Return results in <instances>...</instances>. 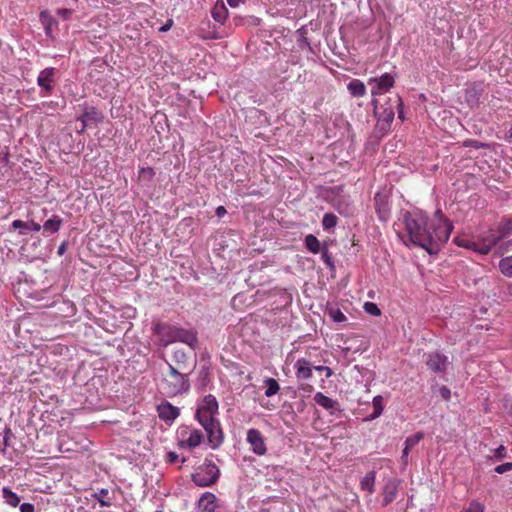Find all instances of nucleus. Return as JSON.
I'll return each instance as SVG.
<instances>
[{"label": "nucleus", "mask_w": 512, "mask_h": 512, "mask_svg": "<svg viewBox=\"0 0 512 512\" xmlns=\"http://www.w3.org/2000/svg\"><path fill=\"white\" fill-rule=\"evenodd\" d=\"M405 229L410 241L424 248L429 254L439 251L453 230L452 223L438 210L429 222L428 216L421 210L406 212L403 217Z\"/></svg>", "instance_id": "f257e3e1"}, {"label": "nucleus", "mask_w": 512, "mask_h": 512, "mask_svg": "<svg viewBox=\"0 0 512 512\" xmlns=\"http://www.w3.org/2000/svg\"><path fill=\"white\" fill-rule=\"evenodd\" d=\"M218 414V402L209 394L203 398L197 407L195 417L207 434V439L212 449H217L224 441V434L220 421L216 418Z\"/></svg>", "instance_id": "f03ea898"}, {"label": "nucleus", "mask_w": 512, "mask_h": 512, "mask_svg": "<svg viewBox=\"0 0 512 512\" xmlns=\"http://www.w3.org/2000/svg\"><path fill=\"white\" fill-rule=\"evenodd\" d=\"M189 374L190 370L187 365L175 367L172 364H168V371L161 380V389L168 396L187 392L190 389Z\"/></svg>", "instance_id": "7ed1b4c3"}, {"label": "nucleus", "mask_w": 512, "mask_h": 512, "mask_svg": "<svg viewBox=\"0 0 512 512\" xmlns=\"http://www.w3.org/2000/svg\"><path fill=\"white\" fill-rule=\"evenodd\" d=\"M155 331L166 337L165 345L172 342H182L194 348L197 345V333L193 330L184 329L175 325L157 324Z\"/></svg>", "instance_id": "20e7f679"}, {"label": "nucleus", "mask_w": 512, "mask_h": 512, "mask_svg": "<svg viewBox=\"0 0 512 512\" xmlns=\"http://www.w3.org/2000/svg\"><path fill=\"white\" fill-rule=\"evenodd\" d=\"M220 476V470L211 460L205 459L203 465L192 474V481L199 487L214 485Z\"/></svg>", "instance_id": "39448f33"}, {"label": "nucleus", "mask_w": 512, "mask_h": 512, "mask_svg": "<svg viewBox=\"0 0 512 512\" xmlns=\"http://www.w3.org/2000/svg\"><path fill=\"white\" fill-rule=\"evenodd\" d=\"M247 442L255 454L262 456L267 452L264 437L259 430L254 428L249 429L247 432Z\"/></svg>", "instance_id": "423d86ee"}, {"label": "nucleus", "mask_w": 512, "mask_h": 512, "mask_svg": "<svg viewBox=\"0 0 512 512\" xmlns=\"http://www.w3.org/2000/svg\"><path fill=\"white\" fill-rule=\"evenodd\" d=\"M369 83H375V86L372 88V95H380L387 91H389L395 83V78L390 73H385L377 78H371Z\"/></svg>", "instance_id": "0eeeda50"}, {"label": "nucleus", "mask_w": 512, "mask_h": 512, "mask_svg": "<svg viewBox=\"0 0 512 512\" xmlns=\"http://www.w3.org/2000/svg\"><path fill=\"white\" fill-rule=\"evenodd\" d=\"M374 202L379 219L383 222L388 221L391 216L389 197L386 194L376 193L374 196Z\"/></svg>", "instance_id": "6e6552de"}, {"label": "nucleus", "mask_w": 512, "mask_h": 512, "mask_svg": "<svg viewBox=\"0 0 512 512\" xmlns=\"http://www.w3.org/2000/svg\"><path fill=\"white\" fill-rule=\"evenodd\" d=\"M56 69L48 67L39 73L37 84L45 91V95L51 94L55 84Z\"/></svg>", "instance_id": "1a4fd4ad"}, {"label": "nucleus", "mask_w": 512, "mask_h": 512, "mask_svg": "<svg viewBox=\"0 0 512 512\" xmlns=\"http://www.w3.org/2000/svg\"><path fill=\"white\" fill-rule=\"evenodd\" d=\"M374 112L375 114L377 115L378 117V127L380 128L381 131H388L390 129V126H391V123L394 119V110L392 107H389V108H383V107H380L378 108L377 106H375V109H374Z\"/></svg>", "instance_id": "9d476101"}, {"label": "nucleus", "mask_w": 512, "mask_h": 512, "mask_svg": "<svg viewBox=\"0 0 512 512\" xmlns=\"http://www.w3.org/2000/svg\"><path fill=\"white\" fill-rule=\"evenodd\" d=\"M426 364L432 371L441 373L445 372L448 365V359L445 355L439 352H432L427 355Z\"/></svg>", "instance_id": "9b49d317"}, {"label": "nucleus", "mask_w": 512, "mask_h": 512, "mask_svg": "<svg viewBox=\"0 0 512 512\" xmlns=\"http://www.w3.org/2000/svg\"><path fill=\"white\" fill-rule=\"evenodd\" d=\"M157 412L159 418L168 424H171L180 414L179 408L169 402L158 405Z\"/></svg>", "instance_id": "f8f14e48"}, {"label": "nucleus", "mask_w": 512, "mask_h": 512, "mask_svg": "<svg viewBox=\"0 0 512 512\" xmlns=\"http://www.w3.org/2000/svg\"><path fill=\"white\" fill-rule=\"evenodd\" d=\"M296 378L298 380H308L312 377L314 366L306 358H299L295 365Z\"/></svg>", "instance_id": "ddd939ff"}, {"label": "nucleus", "mask_w": 512, "mask_h": 512, "mask_svg": "<svg viewBox=\"0 0 512 512\" xmlns=\"http://www.w3.org/2000/svg\"><path fill=\"white\" fill-rule=\"evenodd\" d=\"M400 481L397 479H389L383 488V505L387 506L390 503H392L398 494V487H399Z\"/></svg>", "instance_id": "4468645a"}, {"label": "nucleus", "mask_w": 512, "mask_h": 512, "mask_svg": "<svg viewBox=\"0 0 512 512\" xmlns=\"http://www.w3.org/2000/svg\"><path fill=\"white\" fill-rule=\"evenodd\" d=\"M217 508L216 496L211 492L203 493L198 501L199 512H216Z\"/></svg>", "instance_id": "2eb2a0df"}, {"label": "nucleus", "mask_w": 512, "mask_h": 512, "mask_svg": "<svg viewBox=\"0 0 512 512\" xmlns=\"http://www.w3.org/2000/svg\"><path fill=\"white\" fill-rule=\"evenodd\" d=\"M186 433L188 434L187 438H184L182 433L183 438L179 442L180 447L195 448L203 442L204 436L200 430L192 429Z\"/></svg>", "instance_id": "dca6fc26"}, {"label": "nucleus", "mask_w": 512, "mask_h": 512, "mask_svg": "<svg viewBox=\"0 0 512 512\" xmlns=\"http://www.w3.org/2000/svg\"><path fill=\"white\" fill-rule=\"evenodd\" d=\"M424 438V433L419 431L405 440L404 449L402 451L401 461L407 464L409 452Z\"/></svg>", "instance_id": "f3484780"}, {"label": "nucleus", "mask_w": 512, "mask_h": 512, "mask_svg": "<svg viewBox=\"0 0 512 512\" xmlns=\"http://www.w3.org/2000/svg\"><path fill=\"white\" fill-rule=\"evenodd\" d=\"M503 239V234H500L498 231H491L486 237L483 238L482 246L480 248L481 254H488L491 249L501 240Z\"/></svg>", "instance_id": "a211bd4d"}, {"label": "nucleus", "mask_w": 512, "mask_h": 512, "mask_svg": "<svg viewBox=\"0 0 512 512\" xmlns=\"http://www.w3.org/2000/svg\"><path fill=\"white\" fill-rule=\"evenodd\" d=\"M314 401L330 413H333L335 410L338 409V402L326 395H324L322 392H317L314 395Z\"/></svg>", "instance_id": "6ab92c4d"}, {"label": "nucleus", "mask_w": 512, "mask_h": 512, "mask_svg": "<svg viewBox=\"0 0 512 512\" xmlns=\"http://www.w3.org/2000/svg\"><path fill=\"white\" fill-rule=\"evenodd\" d=\"M11 229H20L19 231V234L20 235H25L26 234V230H32V231H35V232H38L41 230V225L37 222H34V221H30V222H25V221H22V220H14L11 224Z\"/></svg>", "instance_id": "aec40b11"}, {"label": "nucleus", "mask_w": 512, "mask_h": 512, "mask_svg": "<svg viewBox=\"0 0 512 512\" xmlns=\"http://www.w3.org/2000/svg\"><path fill=\"white\" fill-rule=\"evenodd\" d=\"M453 241L459 247H463L481 254L480 248L482 243L480 241H474L468 237H455Z\"/></svg>", "instance_id": "412c9836"}, {"label": "nucleus", "mask_w": 512, "mask_h": 512, "mask_svg": "<svg viewBox=\"0 0 512 512\" xmlns=\"http://www.w3.org/2000/svg\"><path fill=\"white\" fill-rule=\"evenodd\" d=\"M40 22L44 27L46 36L51 38L53 26L57 25L54 17L47 10L41 11Z\"/></svg>", "instance_id": "4be33fe9"}, {"label": "nucleus", "mask_w": 512, "mask_h": 512, "mask_svg": "<svg viewBox=\"0 0 512 512\" xmlns=\"http://www.w3.org/2000/svg\"><path fill=\"white\" fill-rule=\"evenodd\" d=\"M62 219L58 215H53L43 225L44 233L54 234L59 231L62 226Z\"/></svg>", "instance_id": "5701e85b"}, {"label": "nucleus", "mask_w": 512, "mask_h": 512, "mask_svg": "<svg viewBox=\"0 0 512 512\" xmlns=\"http://www.w3.org/2000/svg\"><path fill=\"white\" fill-rule=\"evenodd\" d=\"M347 89L354 97H362L366 94V86L358 79H353L347 85Z\"/></svg>", "instance_id": "b1692460"}, {"label": "nucleus", "mask_w": 512, "mask_h": 512, "mask_svg": "<svg viewBox=\"0 0 512 512\" xmlns=\"http://www.w3.org/2000/svg\"><path fill=\"white\" fill-rule=\"evenodd\" d=\"M375 480H376V473L375 471L368 472L364 478L361 480V488L364 491L369 492L370 494L374 492V486H375Z\"/></svg>", "instance_id": "393cba45"}, {"label": "nucleus", "mask_w": 512, "mask_h": 512, "mask_svg": "<svg viewBox=\"0 0 512 512\" xmlns=\"http://www.w3.org/2000/svg\"><path fill=\"white\" fill-rule=\"evenodd\" d=\"M2 496L5 502L12 507H17L20 503V497L8 487L2 489Z\"/></svg>", "instance_id": "a878e982"}, {"label": "nucleus", "mask_w": 512, "mask_h": 512, "mask_svg": "<svg viewBox=\"0 0 512 512\" xmlns=\"http://www.w3.org/2000/svg\"><path fill=\"white\" fill-rule=\"evenodd\" d=\"M498 268L504 276L512 278V255L502 258Z\"/></svg>", "instance_id": "bb28decb"}, {"label": "nucleus", "mask_w": 512, "mask_h": 512, "mask_svg": "<svg viewBox=\"0 0 512 512\" xmlns=\"http://www.w3.org/2000/svg\"><path fill=\"white\" fill-rule=\"evenodd\" d=\"M109 491L108 489L102 488L99 491L94 493L95 499L98 501L100 506L102 507H110L112 505L111 500L108 498Z\"/></svg>", "instance_id": "cd10ccee"}, {"label": "nucleus", "mask_w": 512, "mask_h": 512, "mask_svg": "<svg viewBox=\"0 0 512 512\" xmlns=\"http://www.w3.org/2000/svg\"><path fill=\"white\" fill-rule=\"evenodd\" d=\"M264 383L266 385L265 396L272 397L280 391V385L274 378H267Z\"/></svg>", "instance_id": "c85d7f7f"}, {"label": "nucleus", "mask_w": 512, "mask_h": 512, "mask_svg": "<svg viewBox=\"0 0 512 512\" xmlns=\"http://www.w3.org/2000/svg\"><path fill=\"white\" fill-rule=\"evenodd\" d=\"M305 245L306 248L314 254L320 251V242L313 234H309L305 237Z\"/></svg>", "instance_id": "c756f323"}, {"label": "nucleus", "mask_w": 512, "mask_h": 512, "mask_svg": "<svg viewBox=\"0 0 512 512\" xmlns=\"http://www.w3.org/2000/svg\"><path fill=\"white\" fill-rule=\"evenodd\" d=\"M337 222H338V218H337V216L335 214H333V213H326L323 216L322 225H323L324 229L330 230V229L334 228L337 225Z\"/></svg>", "instance_id": "7c9ffc66"}, {"label": "nucleus", "mask_w": 512, "mask_h": 512, "mask_svg": "<svg viewBox=\"0 0 512 512\" xmlns=\"http://www.w3.org/2000/svg\"><path fill=\"white\" fill-rule=\"evenodd\" d=\"M327 313L335 322H343L347 319L345 314L337 307H329Z\"/></svg>", "instance_id": "2f4dec72"}, {"label": "nucleus", "mask_w": 512, "mask_h": 512, "mask_svg": "<svg viewBox=\"0 0 512 512\" xmlns=\"http://www.w3.org/2000/svg\"><path fill=\"white\" fill-rule=\"evenodd\" d=\"M212 17L215 21L219 23H224L226 17H227V10L224 6L221 7H215L212 10Z\"/></svg>", "instance_id": "473e14b6"}, {"label": "nucleus", "mask_w": 512, "mask_h": 512, "mask_svg": "<svg viewBox=\"0 0 512 512\" xmlns=\"http://www.w3.org/2000/svg\"><path fill=\"white\" fill-rule=\"evenodd\" d=\"M373 407H374V412L371 415V419H375V418L379 417L382 414V412H383V405H382V397L381 396L374 397V399H373Z\"/></svg>", "instance_id": "72a5a7b5"}, {"label": "nucleus", "mask_w": 512, "mask_h": 512, "mask_svg": "<svg viewBox=\"0 0 512 512\" xmlns=\"http://www.w3.org/2000/svg\"><path fill=\"white\" fill-rule=\"evenodd\" d=\"M155 176L154 169L151 167H141L139 169V178L151 181Z\"/></svg>", "instance_id": "f704fd0d"}, {"label": "nucleus", "mask_w": 512, "mask_h": 512, "mask_svg": "<svg viewBox=\"0 0 512 512\" xmlns=\"http://www.w3.org/2000/svg\"><path fill=\"white\" fill-rule=\"evenodd\" d=\"M500 234H503V238L512 231V219L503 221L497 230Z\"/></svg>", "instance_id": "c9c22d12"}, {"label": "nucleus", "mask_w": 512, "mask_h": 512, "mask_svg": "<svg viewBox=\"0 0 512 512\" xmlns=\"http://www.w3.org/2000/svg\"><path fill=\"white\" fill-rule=\"evenodd\" d=\"M364 310H365V312H367L368 314H370L372 316L381 315V310L379 309L377 304H375L374 302H366L364 304Z\"/></svg>", "instance_id": "e433bc0d"}, {"label": "nucleus", "mask_w": 512, "mask_h": 512, "mask_svg": "<svg viewBox=\"0 0 512 512\" xmlns=\"http://www.w3.org/2000/svg\"><path fill=\"white\" fill-rule=\"evenodd\" d=\"M186 359V354L181 350H177L173 354V360L176 363L175 367H179V365H187Z\"/></svg>", "instance_id": "4c0bfd02"}, {"label": "nucleus", "mask_w": 512, "mask_h": 512, "mask_svg": "<svg viewBox=\"0 0 512 512\" xmlns=\"http://www.w3.org/2000/svg\"><path fill=\"white\" fill-rule=\"evenodd\" d=\"M485 507L480 502L473 500L470 502L468 508H466L463 512H484Z\"/></svg>", "instance_id": "58836bf2"}, {"label": "nucleus", "mask_w": 512, "mask_h": 512, "mask_svg": "<svg viewBox=\"0 0 512 512\" xmlns=\"http://www.w3.org/2000/svg\"><path fill=\"white\" fill-rule=\"evenodd\" d=\"M463 146L464 147H468V148H474V149H481V148H485L487 147L486 144L478 141V140H475V139H467L463 142Z\"/></svg>", "instance_id": "ea45409f"}, {"label": "nucleus", "mask_w": 512, "mask_h": 512, "mask_svg": "<svg viewBox=\"0 0 512 512\" xmlns=\"http://www.w3.org/2000/svg\"><path fill=\"white\" fill-rule=\"evenodd\" d=\"M512 469V463H504L495 467V472L503 474Z\"/></svg>", "instance_id": "a19ab883"}, {"label": "nucleus", "mask_w": 512, "mask_h": 512, "mask_svg": "<svg viewBox=\"0 0 512 512\" xmlns=\"http://www.w3.org/2000/svg\"><path fill=\"white\" fill-rule=\"evenodd\" d=\"M314 369L318 372H325V376L327 378L331 377L333 372L331 370V368L327 367V366H322V365H319V366H314Z\"/></svg>", "instance_id": "79ce46f5"}, {"label": "nucleus", "mask_w": 512, "mask_h": 512, "mask_svg": "<svg viewBox=\"0 0 512 512\" xmlns=\"http://www.w3.org/2000/svg\"><path fill=\"white\" fill-rule=\"evenodd\" d=\"M57 14L62 17L64 20H67L72 15V10L67 8H62L57 11Z\"/></svg>", "instance_id": "37998d69"}, {"label": "nucleus", "mask_w": 512, "mask_h": 512, "mask_svg": "<svg viewBox=\"0 0 512 512\" xmlns=\"http://www.w3.org/2000/svg\"><path fill=\"white\" fill-rule=\"evenodd\" d=\"M178 454L176 452L170 451L166 455V460L170 464H175L178 461Z\"/></svg>", "instance_id": "c03bdc74"}, {"label": "nucleus", "mask_w": 512, "mask_h": 512, "mask_svg": "<svg viewBox=\"0 0 512 512\" xmlns=\"http://www.w3.org/2000/svg\"><path fill=\"white\" fill-rule=\"evenodd\" d=\"M396 103H397V108H398V117L403 120L404 119V115H403V101L401 99V97L397 96L396 97Z\"/></svg>", "instance_id": "a18cd8bd"}, {"label": "nucleus", "mask_w": 512, "mask_h": 512, "mask_svg": "<svg viewBox=\"0 0 512 512\" xmlns=\"http://www.w3.org/2000/svg\"><path fill=\"white\" fill-rule=\"evenodd\" d=\"M322 259L323 261L329 266V267H333V262L331 260V257L328 253V250L327 249H324L322 251Z\"/></svg>", "instance_id": "49530a36"}, {"label": "nucleus", "mask_w": 512, "mask_h": 512, "mask_svg": "<svg viewBox=\"0 0 512 512\" xmlns=\"http://www.w3.org/2000/svg\"><path fill=\"white\" fill-rule=\"evenodd\" d=\"M20 512H35L34 505L31 503H23L20 506Z\"/></svg>", "instance_id": "de8ad7c7"}, {"label": "nucleus", "mask_w": 512, "mask_h": 512, "mask_svg": "<svg viewBox=\"0 0 512 512\" xmlns=\"http://www.w3.org/2000/svg\"><path fill=\"white\" fill-rule=\"evenodd\" d=\"M299 390L309 394L314 390V387L311 384L305 383L299 386Z\"/></svg>", "instance_id": "09e8293b"}, {"label": "nucleus", "mask_w": 512, "mask_h": 512, "mask_svg": "<svg viewBox=\"0 0 512 512\" xmlns=\"http://www.w3.org/2000/svg\"><path fill=\"white\" fill-rule=\"evenodd\" d=\"M173 25V20L169 19L162 27H160L161 32L168 31Z\"/></svg>", "instance_id": "8fccbe9b"}, {"label": "nucleus", "mask_w": 512, "mask_h": 512, "mask_svg": "<svg viewBox=\"0 0 512 512\" xmlns=\"http://www.w3.org/2000/svg\"><path fill=\"white\" fill-rule=\"evenodd\" d=\"M226 214V209L223 206H219L216 209V215L218 217H223Z\"/></svg>", "instance_id": "3c124183"}, {"label": "nucleus", "mask_w": 512, "mask_h": 512, "mask_svg": "<svg viewBox=\"0 0 512 512\" xmlns=\"http://www.w3.org/2000/svg\"><path fill=\"white\" fill-rule=\"evenodd\" d=\"M227 2L231 7H237L240 3L244 2V0H227Z\"/></svg>", "instance_id": "603ef678"}, {"label": "nucleus", "mask_w": 512, "mask_h": 512, "mask_svg": "<svg viewBox=\"0 0 512 512\" xmlns=\"http://www.w3.org/2000/svg\"><path fill=\"white\" fill-rule=\"evenodd\" d=\"M505 447L504 446H500L497 450H496V453H497V456L499 457H503L504 456V453H505Z\"/></svg>", "instance_id": "864d4df0"}, {"label": "nucleus", "mask_w": 512, "mask_h": 512, "mask_svg": "<svg viewBox=\"0 0 512 512\" xmlns=\"http://www.w3.org/2000/svg\"><path fill=\"white\" fill-rule=\"evenodd\" d=\"M442 395L445 399H448L450 397V391L446 387H444L442 390Z\"/></svg>", "instance_id": "5fc2aeb1"}, {"label": "nucleus", "mask_w": 512, "mask_h": 512, "mask_svg": "<svg viewBox=\"0 0 512 512\" xmlns=\"http://www.w3.org/2000/svg\"><path fill=\"white\" fill-rule=\"evenodd\" d=\"M0 159L4 162V163H7L8 161V155L7 154H4V155H0Z\"/></svg>", "instance_id": "6e6d98bb"}, {"label": "nucleus", "mask_w": 512, "mask_h": 512, "mask_svg": "<svg viewBox=\"0 0 512 512\" xmlns=\"http://www.w3.org/2000/svg\"><path fill=\"white\" fill-rule=\"evenodd\" d=\"M507 294H508V295H510V296H512V284H509V285L507 286Z\"/></svg>", "instance_id": "4d7b16f0"}, {"label": "nucleus", "mask_w": 512, "mask_h": 512, "mask_svg": "<svg viewBox=\"0 0 512 512\" xmlns=\"http://www.w3.org/2000/svg\"><path fill=\"white\" fill-rule=\"evenodd\" d=\"M65 246L61 245L58 249V253L61 255L64 252Z\"/></svg>", "instance_id": "13d9d810"}, {"label": "nucleus", "mask_w": 512, "mask_h": 512, "mask_svg": "<svg viewBox=\"0 0 512 512\" xmlns=\"http://www.w3.org/2000/svg\"><path fill=\"white\" fill-rule=\"evenodd\" d=\"M509 243H512V240Z\"/></svg>", "instance_id": "bf43d9fd"}]
</instances>
